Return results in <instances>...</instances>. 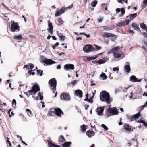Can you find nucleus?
Listing matches in <instances>:
<instances>
[{
	"instance_id": "680f3d73",
	"label": "nucleus",
	"mask_w": 147,
	"mask_h": 147,
	"mask_svg": "<svg viewBox=\"0 0 147 147\" xmlns=\"http://www.w3.org/2000/svg\"><path fill=\"white\" fill-rule=\"evenodd\" d=\"M103 21V18H100L98 20V22H102Z\"/></svg>"
},
{
	"instance_id": "423d86ee",
	"label": "nucleus",
	"mask_w": 147,
	"mask_h": 147,
	"mask_svg": "<svg viewBox=\"0 0 147 147\" xmlns=\"http://www.w3.org/2000/svg\"><path fill=\"white\" fill-rule=\"evenodd\" d=\"M60 98L62 100L67 101L70 100L71 97L69 93L63 92L61 95Z\"/></svg>"
},
{
	"instance_id": "58836bf2",
	"label": "nucleus",
	"mask_w": 147,
	"mask_h": 147,
	"mask_svg": "<svg viewBox=\"0 0 147 147\" xmlns=\"http://www.w3.org/2000/svg\"><path fill=\"white\" fill-rule=\"evenodd\" d=\"M100 77L101 78H102L103 79H106L107 78V76L104 73H102L100 75Z\"/></svg>"
},
{
	"instance_id": "2f4dec72",
	"label": "nucleus",
	"mask_w": 147,
	"mask_h": 147,
	"mask_svg": "<svg viewBox=\"0 0 147 147\" xmlns=\"http://www.w3.org/2000/svg\"><path fill=\"white\" fill-rule=\"evenodd\" d=\"M120 49V47H116L112 49L111 50V51L114 53H116V52H117L119 50V49Z\"/></svg>"
},
{
	"instance_id": "c756f323",
	"label": "nucleus",
	"mask_w": 147,
	"mask_h": 147,
	"mask_svg": "<svg viewBox=\"0 0 147 147\" xmlns=\"http://www.w3.org/2000/svg\"><path fill=\"white\" fill-rule=\"evenodd\" d=\"M124 70L126 72L129 73L131 71L130 66L128 65H125L124 67Z\"/></svg>"
},
{
	"instance_id": "cd10ccee",
	"label": "nucleus",
	"mask_w": 147,
	"mask_h": 147,
	"mask_svg": "<svg viewBox=\"0 0 147 147\" xmlns=\"http://www.w3.org/2000/svg\"><path fill=\"white\" fill-rule=\"evenodd\" d=\"M24 93L25 94L28 96H29L31 95H34V92L31 89L26 92H24Z\"/></svg>"
},
{
	"instance_id": "39448f33",
	"label": "nucleus",
	"mask_w": 147,
	"mask_h": 147,
	"mask_svg": "<svg viewBox=\"0 0 147 147\" xmlns=\"http://www.w3.org/2000/svg\"><path fill=\"white\" fill-rule=\"evenodd\" d=\"M73 7V4H72L71 5V7H68L65 8L64 7L61 8L58 11L57 10L55 14V16L56 17H57L61 15L63 13L66 11V9H70V8Z\"/></svg>"
},
{
	"instance_id": "8fccbe9b",
	"label": "nucleus",
	"mask_w": 147,
	"mask_h": 147,
	"mask_svg": "<svg viewBox=\"0 0 147 147\" xmlns=\"http://www.w3.org/2000/svg\"><path fill=\"white\" fill-rule=\"evenodd\" d=\"M121 15L122 16H123L125 12V11L124 10V8L121 9Z\"/></svg>"
},
{
	"instance_id": "bf43d9fd",
	"label": "nucleus",
	"mask_w": 147,
	"mask_h": 147,
	"mask_svg": "<svg viewBox=\"0 0 147 147\" xmlns=\"http://www.w3.org/2000/svg\"><path fill=\"white\" fill-rule=\"evenodd\" d=\"M146 105H144L142 106H141L140 107V108H141L140 111L141 110H142L143 109L146 107Z\"/></svg>"
},
{
	"instance_id": "f03ea898",
	"label": "nucleus",
	"mask_w": 147,
	"mask_h": 147,
	"mask_svg": "<svg viewBox=\"0 0 147 147\" xmlns=\"http://www.w3.org/2000/svg\"><path fill=\"white\" fill-rule=\"evenodd\" d=\"M49 83L51 86L53 93H54L56 89L57 82L55 78H53L50 79L49 81Z\"/></svg>"
},
{
	"instance_id": "473e14b6",
	"label": "nucleus",
	"mask_w": 147,
	"mask_h": 147,
	"mask_svg": "<svg viewBox=\"0 0 147 147\" xmlns=\"http://www.w3.org/2000/svg\"><path fill=\"white\" fill-rule=\"evenodd\" d=\"M113 56L115 57L116 58H119L121 56V54L119 53H114Z\"/></svg>"
},
{
	"instance_id": "4d7b16f0",
	"label": "nucleus",
	"mask_w": 147,
	"mask_h": 147,
	"mask_svg": "<svg viewBox=\"0 0 147 147\" xmlns=\"http://www.w3.org/2000/svg\"><path fill=\"white\" fill-rule=\"evenodd\" d=\"M76 80H74L71 82V84L73 86H74L76 84Z\"/></svg>"
},
{
	"instance_id": "c85d7f7f",
	"label": "nucleus",
	"mask_w": 147,
	"mask_h": 147,
	"mask_svg": "<svg viewBox=\"0 0 147 147\" xmlns=\"http://www.w3.org/2000/svg\"><path fill=\"white\" fill-rule=\"evenodd\" d=\"M140 111L137 114L134 115L133 116H132L134 120H135L136 119H137L140 116Z\"/></svg>"
},
{
	"instance_id": "338daca9",
	"label": "nucleus",
	"mask_w": 147,
	"mask_h": 147,
	"mask_svg": "<svg viewBox=\"0 0 147 147\" xmlns=\"http://www.w3.org/2000/svg\"><path fill=\"white\" fill-rule=\"evenodd\" d=\"M90 82L91 86H94L95 85V84L94 83L93 81H91Z\"/></svg>"
},
{
	"instance_id": "f704fd0d",
	"label": "nucleus",
	"mask_w": 147,
	"mask_h": 147,
	"mask_svg": "<svg viewBox=\"0 0 147 147\" xmlns=\"http://www.w3.org/2000/svg\"><path fill=\"white\" fill-rule=\"evenodd\" d=\"M91 58L94 59L95 58L94 57H85L84 58V60L85 61H88L91 60Z\"/></svg>"
},
{
	"instance_id": "9b49d317",
	"label": "nucleus",
	"mask_w": 147,
	"mask_h": 147,
	"mask_svg": "<svg viewBox=\"0 0 147 147\" xmlns=\"http://www.w3.org/2000/svg\"><path fill=\"white\" fill-rule=\"evenodd\" d=\"M55 115L58 117H61V114H63V113L61 109L59 108H55Z\"/></svg>"
},
{
	"instance_id": "412c9836",
	"label": "nucleus",
	"mask_w": 147,
	"mask_h": 147,
	"mask_svg": "<svg viewBox=\"0 0 147 147\" xmlns=\"http://www.w3.org/2000/svg\"><path fill=\"white\" fill-rule=\"evenodd\" d=\"M132 26L135 30L139 32L141 31L140 29L137 24L134 23H133L132 24Z\"/></svg>"
},
{
	"instance_id": "a211bd4d",
	"label": "nucleus",
	"mask_w": 147,
	"mask_h": 147,
	"mask_svg": "<svg viewBox=\"0 0 147 147\" xmlns=\"http://www.w3.org/2000/svg\"><path fill=\"white\" fill-rule=\"evenodd\" d=\"M75 94L77 96L81 98L82 97L83 93L82 91L78 89L76 90L75 91Z\"/></svg>"
},
{
	"instance_id": "a19ab883",
	"label": "nucleus",
	"mask_w": 147,
	"mask_h": 147,
	"mask_svg": "<svg viewBox=\"0 0 147 147\" xmlns=\"http://www.w3.org/2000/svg\"><path fill=\"white\" fill-rule=\"evenodd\" d=\"M127 117L129 121L131 122L132 121L134 120L132 116L128 115Z\"/></svg>"
},
{
	"instance_id": "72a5a7b5",
	"label": "nucleus",
	"mask_w": 147,
	"mask_h": 147,
	"mask_svg": "<svg viewBox=\"0 0 147 147\" xmlns=\"http://www.w3.org/2000/svg\"><path fill=\"white\" fill-rule=\"evenodd\" d=\"M125 25V22L124 21L119 22L117 24V26L119 27H121Z\"/></svg>"
},
{
	"instance_id": "c9c22d12",
	"label": "nucleus",
	"mask_w": 147,
	"mask_h": 147,
	"mask_svg": "<svg viewBox=\"0 0 147 147\" xmlns=\"http://www.w3.org/2000/svg\"><path fill=\"white\" fill-rule=\"evenodd\" d=\"M43 71L41 70L40 69H38L37 70V74L38 75H40V76H41L42 75V73Z\"/></svg>"
},
{
	"instance_id": "393cba45",
	"label": "nucleus",
	"mask_w": 147,
	"mask_h": 147,
	"mask_svg": "<svg viewBox=\"0 0 147 147\" xmlns=\"http://www.w3.org/2000/svg\"><path fill=\"white\" fill-rule=\"evenodd\" d=\"M71 144V142L67 141L62 144L63 147H69Z\"/></svg>"
},
{
	"instance_id": "79ce46f5",
	"label": "nucleus",
	"mask_w": 147,
	"mask_h": 147,
	"mask_svg": "<svg viewBox=\"0 0 147 147\" xmlns=\"http://www.w3.org/2000/svg\"><path fill=\"white\" fill-rule=\"evenodd\" d=\"M58 21L59 22V25H61V24H62L63 22V21L62 20L61 18H60L58 19Z\"/></svg>"
},
{
	"instance_id": "ddd939ff",
	"label": "nucleus",
	"mask_w": 147,
	"mask_h": 147,
	"mask_svg": "<svg viewBox=\"0 0 147 147\" xmlns=\"http://www.w3.org/2000/svg\"><path fill=\"white\" fill-rule=\"evenodd\" d=\"M104 109V107H99L96 109V111L97 112V114L99 115H100L103 113Z\"/></svg>"
},
{
	"instance_id": "6e6d98bb",
	"label": "nucleus",
	"mask_w": 147,
	"mask_h": 147,
	"mask_svg": "<svg viewBox=\"0 0 147 147\" xmlns=\"http://www.w3.org/2000/svg\"><path fill=\"white\" fill-rule=\"evenodd\" d=\"M119 70V68L117 67H115L113 68V71H118Z\"/></svg>"
},
{
	"instance_id": "e2e57ef3",
	"label": "nucleus",
	"mask_w": 147,
	"mask_h": 147,
	"mask_svg": "<svg viewBox=\"0 0 147 147\" xmlns=\"http://www.w3.org/2000/svg\"><path fill=\"white\" fill-rule=\"evenodd\" d=\"M143 4L144 5H146L147 4V0H144L143 1Z\"/></svg>"
},
{
	"instance_id": "13d9d810",
	"label": "nucleus",
	"mask_w": 147,
	"mask_h": 147,
	"mask_svg": "<svg viewBox=\"0 0 147 147\" xmlns=\"http://www.w3.org/2000/svg\"><path fill=\"white\" fill-rule=\"evenodd\" d=\"M129 20H127L126 21H124V22H125V24L126 23V25H128L129 22Z\"/></svg>"
},
{
	"instance_id": "bb28decb",
	"label": "nucleus",
	"mask_w": 147,
	"mask_h": 147,
	"mask_svg": "<svg viewBox=\"0 0 147 147\" xmlns=\"http://www.w3.org/2000/svg\"><path fill=\"white\" fill-rule=\"evenodd\" d=\"M13 39L15 40H23L24 39L21 35H15L13 37Z\"/></svg>"
},
{
	"instance_id": "a18cd8bd",
	"label": "nucleus",
	"mask_w": 147,
	"mask_h": 147,
	"mask_svg": "<svg viewBox=\"0 0 147 147\" xmlns=\"http://www.w3.org/2000/svg\"><path fill=\"white\" fill-rule=\"evenodd\" d=\"M38 96L40 97V100H42L43 99V96L41 95V93L40 92H39L38 93Z\"/></svg>"
},
{
	"instance_id": "49530a36",
	"label": "nucleus",
	"mask_w": 147,
	"mask_h": 147,
	"mask_svg": "<svg viewBox=\"0 0 147 147\" xmlns=\"http://www.w3.org/2000/svg\"><path fill=\"white\" fill-rule=\"evenodd\" d=\"M101 127L104 128L105 130L107 131L108 129V128L105 124H102Z\"/></svg>"
},
{
	"instance_id": "69168bd1",
	"label": "nucleus",
	"mask_w": 147,
	"mask_h": 147,
	"mask_svg": "<svg viewBox=\"0 0 147 147\" xmlns=\"http://www.w3.org/2000/svg\"><path fill=\"white\" fill-rule=\"evenodd\" d=\"M142 34L145 37L147 38V34L146 32L143 33Z\"/></svg>"
},
{
	"instance_id": "37998d69",
	"label": "nucleus",
	"mask_w": 147,
	"mask_h": 147,
	"mask_svg": "<svg viewBox=\"0 0 147 147\" xmlns=\"http://www.w3.org/2000/svg\"><path fill=\"white\" fill-rule=\"evenodd\" d=\"M93 96L90 99H88V102H90V103H93V99L94 98V94L93 93Z\"/></svg>"
},
{
	"instance_id": "6e6552de",
	"label": "nucleus",
	"mask_w": 147,
	"mask_h": 147,
	"mask_svg": "<svg viewBox=\"0 0 147 147\" xmlns=\"http://www.w3.org/2000/svg\"><path fill=\"white\" fill-rule=\"evenodd\" d=\"M93 48V47H92L91 45L87 44L84 46L83 48V50L85 52L89 53L92 51V48Z\"/></svg>"
},
{
	"instance_id": "2eb2a0df",
	"label": "nucleus",
	"mask_w": 147,
	"mask_h": 147,
	"mask_svg": "<svg viewBox=\"0 0 147 147\" xmlns=\"http://www.w3.org/2000/svg\"><path fill=\"white\" fill-rule=\"evenodd\" d=\"M115 36V35L113 34L105 32L103 34L102 36L104 38H109V37H113Z\"/></svg>"
},
{
	"instance_id": "0eeeda50",
	"label": "nucleus",
	"mask_w": 147,
	"mask_h": 147,
	"mask_svg": "<svg viewBox=\"0 0 147 147\" xmlns=\"http://www.w3.org/2000/svg\"><path fill=\"white\" fill-rule=\"evenodd\" d=\"M41 62L45 63L47 65H51L55 63V61L53 60L46 58H42Z\"/></svg>"
},
{
	"instance_id": "4468645a",
	"label": "nucleus",
	"mask_w": 147,
	"mask_h": 147,
	"mask_svg": "<svg viewBox=\"0 0 147 147\" xmlns=\"http://www.w3.org/2000/svg\"><path fill=\"white\" fill-rule=\"evenodd\" d=\"M64 67L66 70L70 69L73 70L74 68V65L71 64H66L64 66Z\"/></svg>"
},
{
	"instance_id": "7c9ffc66",
	"label": "nucleus",
	"mask_w": 147,
	"mask_h": 147,
	"mask_svg": "<svg viewBox=\"0 0 147 147\" xmlns=\"http://www.w3.org/2000/svg\"><path fill=\"white\" fill-rule=\"evenodd\" d=\"M81 129L82 132H84L86 129V125L84 124L82 125L81 126Z\"/></svg>"
},
{
	"instance_id": "c03bdc74",
	"label": "nucleus",
	"mask_w": 147,
	"mask_h": 147,
	"mask_svg": "<svg viewBox=\"0 0 147 147\" xmlns=\"http://www.w3.org/2000/svg\"><path fill=\"white\" fill-rule=\"evenodd\" d=\"M49 140H48V146L49 147H53V146L54 145Z\"/></svg>"
},
{
	"instance_id": "6ab92c4d",
	"label": "nucleus",
	"mask_w": 147,
	"mask_h": 147,
	"mask_svg": "<svg viewBox=\"0 0 147 147\" xmlns=\"http://www.w3.org/2000/svg\"><path fill=\"white\" fill-rule=\"evenodd\" d=\"M130 79L132 82H140L142 80L141 79H138L134 75L131 76Z\"/></svg>"
},
{
	"instance_id": "09e8293b",
	"label": "nucleus",
	"mask_w": 147,
	"mask_h": 147,
	"mask_svg": "<svg viewBox=\"0 0 147 147\" xmlns=\"http://www.w3.org/2000/svg\"><path fill=\"white\" fill-rule=\"evenodd\" d=\"M10 111L11 110H9L8 111V113L9 114V116L10 117H11V116H13L14 115V113L12 111L11 112V115L10 113Z\"/></svg>"
},
{
	"instance_id": "a878e982",
	"label": "nucleus",
	"mask_w": 147,
	"mask_h": 147,
	"mask_svg": "<svg viewBox=\"0 0 147 147\" xmlns=\"http://www.w3.org/2000/svg\"><path fill=\"white\" fill-rule=\"evenodd\" d=\"M26 112L27 114L30 117H32L34 116V114L32 112L28 109H26Z\"/></svg>"
},
{
	"instance_id": "774afa93",
	"label": "nucleus",
	"mask_w": 147,
	"mask_h": 147,
	"mask_svg": "<svg viewBox=\"0 0 147 147\" xmlns=\"http://www.w3.org/2000/svg\"><path fill=\"white\" fill-rule=\"evenodd\" d=\"M144 43L146 46L147 47V40H144Z\"/></svg>"
},
{
	"instance_id": "f8f14e48",
	"label": "nucleus",
	"mask_w": 147,
	"mask_h": 147,
	"mask_svg": "<svg viewBox=\"0 0 147 147\" xmlns=\"http://www.w3.org/2000/svg\"><path fill=\"white\" fill-rule=\"evenodd\" d=\"M48 26L49 28L48 29V30L51 34H52L53 28L52 24L50 22V20H49L48 22Z\"/></svg>"
},
{
	"instance_id": "603ef678",
	"label": "nucleus",
	"mask_w": 147,
	"mask_h": 147,
	"mask_svg": "<svg viewBox=\"0 0 147 147\" xmlns=\"http://www.w3.org/2000/svg\"><path fill=\"white\" fill-rule=\"evenodd\" d=\"M96 47V49L97 50H99L101 49V47L100 46H98V45H95Z\"/></svg>"
},
{
	"instance_id": "4be33fe9",
	"label": "nucleus",
	"mask_w": 147,
	"mask_h": 147,
	"mask_svg": "<svg viewBox=\"0 0 147 147\" xmlns=\"http://www.w3.org/2000/svg\"><path fill=\"white\" fill-rule=\"evenodd\" d=\"M108 59L107 58H104L102 59H101L98 60V63L99 64L104 63Z\"/></svg>"
},
{
	"instance_id": "aec40b11",
	"label": "nucleus",
	"mask_w": 147,
	"mask_h": 147,
	"mask_svg": "<svg viewBox=\"0 0 147 147\" xmlns=\"http://www.w3.org/2000/svg\"><path fill=\"white\" fill-rule=\"evenodd\" d=\"M86 134L90 138L95 135V133L93 131L88 130L86 131Z\"/></svg>"
},
{
	"instance_id": "4c0bfd02",
	"label": "nucleus",
	"mask_w": 147,
	"mask_h": 147,
	"mask_svg": "<svg viewBox=\"0 0 147 147\" xmlns=\"http://www.w3.org/2000/svg\"><path fill=\"white\" fill-rule=\"evenodd\" d=\"M141 28L143 29H145L147 28L146 26L144 23L140 24Z\"/></svg>"
},
{
	"instance_id": "5fc2aeb1",
	"label": "nucleus",
	"mask_w": 147,
	"mask_h": 147,
	"mask_svg": "<svg viewBox=\"0 0 147 147\" xmlns=\"http://www.w3.org/2000/svg\"><path fill=\"white\" fill-rule=\"evenodd\" d=\"M137 122L138 123H142L143 124L145 121L143 120H140L137 121Z\"/></svg>"
},
{
	"instance_id": "9d476101",
	"label": "nucleus",
	"mask_w": 147,
	"mask_h": 147,
	"mask_svg": "<svg viewBox=\"0 0 147 147\" xmlns=\"http://www.w3.org/2000/svg\"><path fill=\"white\" fill-rule=\"evenodd\" d=\"M31 90L34 92V95H35L37 92L39 91L40 89L39 86L38 84H35L32 86Z\"/></svg>"
},
{
	"instance_id": "dca6fc26",
	"label": "nucleus",
	"mask_w": 147,
	"mask_h": 147,
	"mask_svg": "<svg viewBox=\"0 0 147 147\" xmlns=\"http://www.w3.org/2000/svg\"><path fill=\"white\" fill-rule=\"evenodd\" d=\"M55 108H50L49 110V113L47 114L48 116H54L55 115Z\"/></svg>"
},
{
	"instance_id": "1a4fd4ad",
	"label": "nucleus",
	"mask_w": 147,
	"mask_h": 147,
	"mask_svg": "<svg viewBox=\"0 0 147 147\" xmlns=\"http://www.w3.org/2000/svg\"><path fill=\"white\" fill-rule=\"evenodd\" d=\"M123 127L124 129L128 132H130L133 130L132 127L128 124L125 123Z\"/></svg>"
},
{
	"instance_id": "0e129e2a",
	"label": "nucleus",
	"mask_w": 147,
	"mask_h": 147,
	"mask_svg": "<svg viewBox=\"0 0 147 147\" xmlns=\"http://www.w3.org/2000/svg\"><path fill=\"white\" fill-rule=\"evenodd\" d=\"M117 36L115 35V36H114V37H113L112 38H111V40L112 41H114L116 39ZM114 37V36L113 37Z\"/></svg>"
},
{
	"instance_id": "864d4df0",
	"label": "nucleus",
	"mask_w": 147,
	"mask_h": 147,
	"mask_svg": "<svg viewBox=\"0 0 147 147\" xmlns=\"http://www.w3.org/2000/svg\"><path fill=\"white\" fill-rule=\"evenodd\" d=\"M16 104V100L15 99H13V100H12V106H13V105L14 104H15V106Z\"/></svg>"
},
{
	"instance_id": "ea45409f",
	"label": "nucleus",
	"mask_w": 147,
	"mask_h": 147,
	"mask_svg": "<svg viewBox=\"0 0 147 147\" xmlns=\"http://www.w3.org/2000/svg\"><path fill=\"white\" fill-rule=\"evenodd\" d=\"M137 14L136 13H135L131 15L130 16V19L132 20L133 19L136 17L137 16Z\"/></svg>"
},
{
	"instance_id": "3c124183",
	"label": "nucleus",
	"mask_w": 147,
	"mask_h": 147,
	"mask_svg": "<svg viewBox=\"0 0 147 147\" xmlns=\"http://www.w3.org/2000/svg\"><path fill=\"white\" fill-rule=\"evenodd\" d=\"M60 38V40H62V41H64L65 39V36H63V35H62L61 36H60L59 37Z\"/></svg>"
},
{
	"instance_id": "5701e85b",
	"label": "nucleus",
	"mask_w": 147,
	"mask_h": 147,
	"mask_svg": "<svg viewBox=\"0 0 147 147\" xmlns=\"http://www.w3.org/2000/svg\"><path fill=\"white\" fill-rule=\"evenodd\" d=\"M103 30L106 31L110 30L114 28L112 26L110 27L108 26H104L102 27Z\"/></svg>"
},
{
	"instance_id": "de8ad7c7",
	"label": "nucleus",
	"mask_w": 147,
	"mask_h": 147,
	"mask_svg": "<svg viewBox=\"0 0 147 147\" xmlns=\"http://www.w3.org/2000/svg\"><path fill=\"white\" fill-rule=\"evenodd\" d=\"M33 71V70H30L29 71L28 73L30 75H34L35 74V73L34 72H32Z\"/></svg>"
},
{
	"instance_id": "052dcab7",
	"label": "nucleus",
	"mask_w": 147,
	"mask_h": 147,
	"mask_svg": "<svg viewBox=\"0 0 147 147\" xmlns=\"http://www.w3.org/2000/svg\"><path fill=\"white\" fill-rule=\"evenodd\" d=\"M98 60H94L92 61V63L94 64H97L98 63Z\"/></svg>"
},
{
	"instance_id": "e433bc0d",
	"label": "nucleus",
	"mask_w": 147,
	"mask_h": 147,
	"mask_svg": "<svg viewBox=\"0 0 147 147\" xmlns=\"http://www.w3.org/2000/svg\"><path fill=\"white\" fill-rule=\"evenodd\" d=\"M97 3L98 2L96 0H95L94 1L92 2L91 3V5H92V7H95L97 4Z\"/></svg>"
},
{
	"instance_id": "20e7f679",
	"label": "nucleus",
	"mask_w": 147,
	"mask_h": 147,
	"mask_svg": "<svg viewBox=\"0 0 147 147\" xmlns=\"http://www.w3.org/2000/svg\"><path fill=\"white\" fill-rule=\"evenodd\" d=\"M10 29L12 32H18L20 30V27L18 23L13 21L11 25Z\"/></svg>"
},
{
	"instance_id": "7ed1b4c3",
	"label": "nucleus",
	"mask_w": 147,
	"mask_h": 147,
	"mask_svg": "<svg viewBox=\"0 0 147 147\" xmlns=\"http://www.w3.org/2000/svg\"><path fill=\"white\" fill-rule=\"evenodd\" d=\"M118 112L116 108L109 107L107 110V114L108 116H111L114 115H117Z\"/></svg>"
},
{
	"instance_id": "f3484780",
	"label": "nucleus",
	"mask_w": 147,
	"mask_h": 147,
	"mask_svg": "<svg viewBox=\"0 0 147 147\" xmlns=\"http://www.w3.org/2000/svg\"><path fill=\"white\" fill-rule=\"evenodd\" d=\"M34 65L32 64L29 63L27 65H25L23 67V68H26L27 69L32 70L34 67Z\"/></svg>"
},
{
	"instance_id": "b1692460",
	"label": "nucleus",
	"mask_w": 147,
	"mask_h": 147,
	"mask_svg": "<svg viewBox=\"0 0 147 147\" xmlns=\"http://www.w3.org/2000/svg\"><path fill=\"white\" fill-rule=\"evenodd\" d=\"M58 140L59 142H63L65 141L66 140L63 135H61L59 137Z\"/></svg>"
},
{
	"instance_id": "f257e3e1",
	"label": "nucleus",
	"mask_w": 147,
	"mask_h": 147,
	"mask_svg": "<svg viewBox=\"0 0 147 147\" xmlns=\"http://www.w3.org/2000/svg\"><path fill=\"white\" fill-rule=\"evenodd\" d=\"M100 99L102 101H105L108 104H110L111 100L110 99L109 94L105 91H103L100 94Z\"/></svg>"
}]
</instances>
